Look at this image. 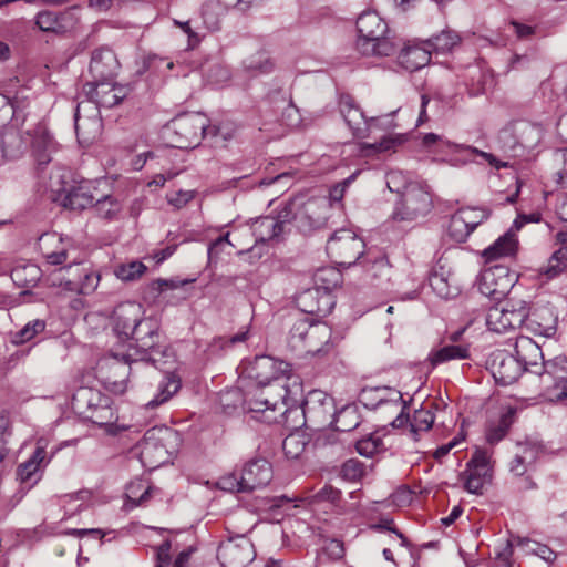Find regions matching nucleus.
<instances>
[{
    "instance_id": "1",
    "label": "nucleus",
    "mask_w": 567,
    "mask_h": 567,
    "mask_svg": "<svg viewBox=\"0 0 567 567\" xmlns=\"http://www.w3.org/2000/svg\"><path fill=\"white\" fill-rule=\"evenodd\" d=\"M0 148L3 157L11 161L22 157L30 150L37 168L41 171L52 161L56 143L41 123L27 131L9 125L0 134Z\"/></svg>"
},
{
    "instance_id": "2",
    "label": "nucleus",
    "mask_w": 567,
    "mask_h": 567,
    "mask_svg": "<svg viewBox=\"0 0 567 567\" xmlns=\"http://www.w3.org/2000/svg\"><path fill=\"white\" fill-rule=\"evenodd\" d=\"M520 349L528 353L532 361H536L537 358L543 360L540 365L537 363V367H530V372L539 375L545 400H567V358L557 355L545 361L540 348L530 338H522L516 342V352L520 353Z\"/></svg>"
},
{
    "instance_id": "3",
    "label": "nucleus",
    "mask_w": 567,
    "mask_h": 567,
    "mask_svg": "<svg viewBox=\"0 0 567 567\" xmlns=\"http://www.w3.org/2000/svg\"><path fill=\"white\" fill-rule=\"evenodd\" d=\"M128 349L125 353L113 352L115 360L121 359L124 363L118 368L130 372L133 370L132 364L138 365L143 362H157L156 355H162L163 351L159 347V327L152 318L142 317L134 328L130 331Z\"/></svg>"
},
{
    "instance_id": "4",
    "label": "nucleus",
    "mask_w": 567,
    "mask_h": 567,
    "mask_svg": "<svg viewBox=\"0 0 567 567\" xmlns=\"http://www.w3.org/2000/svg\"><path fill=\"white\" fill-rule=\"evenodd\" d=\"M401 177L400 173L391 172L388 175V187L391 192L399 193V200L392 212L395 221H415L425 217L433 207L432 195L426 185L419 182H410L403 189H394L393 185Z\"/></svg>"
},
{
    "instance_id": "5",
    "label": "nucleus",
    "mask_w": 567,
    "mask_h": 567,
    "mask_svg": "<svg viewBox=\"0 0 567 567\" xmlns=\"http://www.w3.org/2000/svg\"><path fill=\"white\" fill-rule=\"evenodd\" d=\"M357 50L362 55L389 56L395 52V45L386 33V22L375 12H362L357 19Z\"/></svg>"
},
{
    "instance_id": "6",
    "label": "nucleus",
    "mask_w": 567,
    "mask_h": 567,
    "mask_svg": "<svg viewBox=\"0 0 567 567\" xmlns=\"http://www.w3.org/2000/svg\"><path fill=\"white\" fill-rule=\"evenodd\" d=\"M289 392L286 379L258 385L256 393L247 401L248 412L262 413L265 422H278L276 412H279L280 417L293 412L288 403Z\"/></svg>"
},
{
    "instance_id": "7",
    "label": "nucleus",
    "mask_w": 567,
    "mask_h": 567,
    "mask_svg": "<svg viewBox=\"0 0 567 567\" xmlns=\"http://www.w3.org/2000/svg\"><path fill=\"white\" fill-rule=\"evenodd\" d=\"M271 478V464L265 458H254L240 472L234 471L221 476L217 485L226 492L246 493L266 486Z\"/></svg>"
},
{
    "instance_id": "8",
    "label": "nucleus",
    "mask_w": 567,
    "mask_h": 567,
    "mask_svg": "<svg viewBox=\"0 0 567 567\" xmlns=\"http://www.w3.org/2000/svg\"><path fill=\"white\" fill-rule=\"evenodd\" d=\"M72 409L83 420L101 427L110 425L114 421V413L110 405V399L99 391L89 388L79 389L72 398Z\"/></svg>"
},
{
    "instance_id": "9",
    "label": "nucleus",
    "mask_w": 567,
    "mask_h": 567,
    "mask_svg": "<svg viewBox=\"0 0 567 567\" xmlns=\"http://www.w3.org/2000/svg\"><path fill=\"white\" fill-rule=\"evenodd\" d=\"M169 127L178 137L179 148L197 146L203 136L218 133L217 127L208 125L207 117L202 113L179 114L171 121Z\"/></svg>"
},
{
    "instance_id": "10",
    "label": "nucleus",
    "mask_w": 567,
    "mask_h": 567,
    "mask_svg": "<svg viewBox=\"0 0 567 567\" xmlns=\"http://www.w3.org/2000/svg\"><path fill=\"white\" fill-rule=\"evenodd\" d=\"M340 112L352 131L354 137L365 138L368 137L371 128L383 127L390 128L392 124V115L395 112L386 114L384 116L367 117L359 105L355 103L352 96L342 95L339 102Z\"/></svg>"
},
{
    "instance_id": "11",
    "label": "nucleus",
    "mask_w": 567,
    "mask_h": 567,
    "mask_svg": "<svg viewBox=\"0 0 567 567\" xmlns=\"http://www.w3.org/2000/svg\"><path fill=\"white\" fill-rule=\"evenodd\" d=\"M519 358L506 350L495 351L489 360V369L495 381L501 385H509L518 380L524 370L530 371V367H537V361L528 360L525 351L520 349Z\"/></svg>"
},
{
    "instance_id": "12",
    "label": "nucleus",
    "mask_w": 567,
    "mask_h": 567,
    "mask_svg": "<svg viewBox=\"0 0 567 567\" xmlns=\"http://www.w3.org/2000/svg\"><path fill=\"white\" fill-rule=\"evenodd\" d=\"M363 249L364 241L351 229H338L327 240V252L342 266L355 264Z\"/></svg>"
},
{
    "instance_id": "13",
    "label": "nucleus",
    "mask_w": 567,
    "mask_h": 567,
    "mask_svg": "<svg viewBox=\"0 0 567 567\" xmlns=\"http://www.w3.org/2000/svg\"><path fill=\"white\" fill-rule=\"evenodd\" d=\"M59 281L52 280V285H58L63 290L74 293L89 295L96 288L101 279L97 270L89 265H70L60 269Z\"/></svg>"
},
{
    "instance_id": "14",
    "label": "nucleus",
    "mask_w": 567,
    "mask_h": 567,
    "mask_svg": "<svg viewBox=\"0 0 567 567\" xmlns=\"http://www.w3.org/2000/svg\"><path fill=\"white\" fill-rule=\"evenodd\" d=\"M517 275L504 265L485 268L478 278L477 289L481 295L493 300H502L513 289Z\"/></svg>"
},
{
    "instance_id": "15",
    "label": "nucleus",
    "mask_w": 567,
    "mask_h": 567,
    "mask_svg": "<svg viewBox=\"0 0 567 567\" xmlns=\"http://www.w3.org/2000/svg\"><path fill=\"white\" fill-rule=\"evenodd\" d=\"M128 91L127 86L114 84L112 81L87 82L83 86V92L87 96L84 110L100 112V107L111 109L123 101Z\"/></svg>"
},
{
    "instance_id": "16",
    "label": "nucleus",
    "mask_w": 567,
    "mask_h": 567,
    "mask_svg": "<svg viewBox=\"0 0 567 567\" xmlns=\"http://www.w3.org/2000/svg\"><path fill=\"white\" fill-rule=\"evenodd\" d=\"M532 322L525 301H519L518 307H491L486 315V326L488 330L497 333H505L522 327L524 323L529 324Z\"/></svg>"
},
{
    "instance_id": "17",
    "label": "nucleus",
    "mask_w": 567,
    "mask_h": 567,
    "mask_svg": "<svg viewBox=\"0 0 567 567\" xmlns=\"http://www.w3.org/2000/svg\"><path fill=\"white\" fill-rule=\"evenodd\" d=\"M256 557L252 543L245 536L223 542L217 558L223 567H247Z\"/></svg>"
},
{
    "instance_id": "18",
    "label": "nucleus",
    "mask_w": 567,
    "mask_h": 567,
    "mask_svg": "<svg viewBox=\"0 0 567 567\" xmlns=\"http://www.w3.org/2000/svg\"><path fill=\"white\" fill-rule=\"evenodd\" d=\"M245 370L247 375L254 379L258 385L285 378L288 379V373L291 371L288 362L269 355L256 357Z\"/></svg>"
},
{
    "instance_id": "19",
    "label": "nucleus",
    "mask_w": 567,
    "mask_h": 567,
    "mask_svg": "<svg viewBox=\"0 0 567 567\" xmlns=\"http://www.w3.org/2000/svg\"><path fill=\"white\" fill-rule=\"evenodd\" d=\"M167 430L153 427L145 432L140 442L141 460L145 466L157 467L168 460V451L164 444L163 434Z\"/></svg>"
},
{
    "instance_id": "20",
    "label": "nucleus",
    "mask_w": 567,
    "mask_h": 567,
    "mask_svg": "<svg viewBox=\"0 0 567 567\" xmlns=\"http://www.w3.org/2000/svg\"><path fill=\"white\" fill-rule=\"evenodd\" d=\"M301 413L311 422L326 423L334 415L333 399L323 391L313 390L305 399Z\"/></svg>"
},
{
    "instance_id": "21",
    "label": "nucleus",
    "mask_w": 567,
    "mask_h": 567,
    "mask_svg": "<svg viewBox=\"0 0 567 567\" xmlns=\"http://www.w3.org/2000/svg\"><path fill=\"white\" fill-rule=\"evenodd\" d=\"M40 250L47 265L60 266L66 262L71 240L56 233L43 234L39 239Z\"/></svg>"
},
{
    "instance_id": "22",
    "label": "nucleus",
    "mask_w": 567,
    "mask_h": 567,
    "mask_svg": "<svg viewBox=\"0 0 567 567\" xmlns=\"http://www.w3.org/2000/svg\"><path fill=\"white\" fill-rule=\"evenodd\" d=\"M142 306L136 302H124L118 305L113 312V330L121 340H130V331L142 316Z\"/></svg>"
},
{
    "instance_id": "23",
    "label": "nucleus",
    "mask_w": 567,
    "mask_h": 567,
    "mask_svg": "<svg viewBox=\"0 0 567 567\" xmlns=\"http://www.w3.org/2000/svg\"><path fill=\"white\" fill-rule=\"evenodd\" d=\"M118 68L117 58L111 49L100 48L92 52L89 71L93 81H112Z\"/></svg>"
},
{
    "instance_id": "24",
    "label": "nucleus",
    "mask_w": 567,
    "mask_h": 567,
    "mask_svg": "<svg viewBox=\"0 0 567 567\" xmlns=\"http://www.w3.org/2000/svg\"><path fill=\"white\" fill-rule=\"evenodd\" d=\"M84 102L78 104L74 113V125L78 140L81 144H91L101 134L102 120L100 112L93 111L90 116H82L81 111L84 109Z\"/></svg>"
},
{
    "instance_id": "25",
    "label": "nucleus",
    "mask_w": 567,
    "mask_h": 567,
    "mask_svg": "<svg viewBox=\"0 0 567 567\" xmlns=\"http://www.w3.org/2000/svg\"><path fill=\"white\" fill-rule=\"evenodd\" d=\"M540 453L542 446L538 443H518L517 451L509 462V472L516 476H524L534 466Z\"/></svg>"
},
{
    "instance_id": "26",
    "label": "nucleus",
    "mask_w": 567,
    "mask_h": 567,
    "mask_svg": "<svg viewBox=\"0 0 567 567\" xmlns=\"http://www.w3.org/2000/svg\"><path fill=\"white\" fill-rule=\"evenodd\" d=\"M331 328L326 323H312L305 343L303 354L323 357L328 354L333 344L331 343Z\"/></svg>"
},
{
    "instance_id": "27",
    "label": "nucleus",
    "mask_w": 567,
    "mask_h": 567,
    "mask_svg": "<svg viewBox=\"0 0 567 567\" xmlns=\"http://www.w3.org/2000/svg\"><path fill=\"white\" fill-rule=\"evenodd\" d=\"M95 187L91 181H81L73 185L66 192L63 205L73 210H83L94 206L96 200L94 195Z\"/></svg>"
},
{
    "instance_id": "28",
    "label": "nucleus",
    "mask_w": 567,
    "mask_h": 567,
    "mask_svg": "<svg viewBox=\"0 0 567 567\" xmlns=\"http://www.w3.org/2000/svg\"><path fill=\"white\" fill-rule=\"evenodd\" d=\"M74 19L70 11H41L38 13L35 23L44 32L63 33L73 25Z\"/></svg>"
},
{
    "instance_id": "29",
    "label": "nucleus",
    "mask_w": 567,
    "mask_h": 567,
    "mask_svg": "<svg viewBox=\"0 0 567 567\" xmlns=\"http://www.w3.org/2000/svg\"><path fill=\"white\" fill-rule=\"evenodd\" d=\"M431 61V51L427 45H408L399 54V63L409 72H415L427 65Z\"/></svg>"
},
{
    "instance_id": "30",
    "label": "nucleus",
    "mask_w": 567,
    "mask_h": 567,
    "mask_svg": "<svg viewBox=\"0 0 567 567\" xmlns=\"http://www.w3.org/2000/svg\"><path fill=\"white\" fill-rule=\"evenodd\" d=\"M518 248V240L513 228H509L503 236H501L494 244L487 247L483 256L487 261L501 257L514 256Z\"/></svg>"
},
{
    "instance_id": "31",
    "label": "nucleus",
    "mask_w": 567,
    "mask_h": 567,
    "mask_svg": "<svg viewBox=\"0 0 567 567\" xmlns=\"http://www.w3.org/2000/svg\"><path fill=\"white\" fill-rule=\"evenodd\" d=\"M311 324L309 318L303 315L292 322L287 338V344L291 351L303 354Z\"/></svg>"
},
{
    "instance_id": "32",
    "label": "nucleus",
    "mask_w": 567,
    "mask_h": 567,
    "mask_svg": "<svg viewBox=\"0 0 567 567\" xmlns=\"http://www.w3.org/2000/svg\"><path fill=\"white\" fill-rule=\"evenodd\" d=\"M377 392L381 393L378 399L377 406H381L386 403H393L395 406H401V412L391 424L393 427H402L409 421V414L405 413L408 402L403 400L402 393L390 388L378 389Z\"/></svg>"
},
{
    "instance_id": "33",
    "label": "nucleus",
    "mask_w": 567,
    "mask_h": 567,
    "mask_svg": "<svg viewBox=\"0 0 567 567\" xmlns=\"http://www.w3.org/2000/svg\"><path fill=\"white\" fill-rule=\"evenodd\" d=\"M470 358L468 344H447L440 349L432 350L429 360L433 367L451 360H463Z\"/></svg>"
},
{
    "instance_id": "34",
    "label": "nucleus",
    "mask_w": 567,
    "mask_h": 567,
    "mask_svg": "<svg viewBox=\"0 0 567 567\" xmlns=\"http://www.w3.org/2000/svg\"><path fill=\"white\" fill-rule=\"evenodd\" d=\"M252 235L256 238V243H266L274 239H279L281 230L279 229L278 221L274 219V216H264L257 218L251 224Z\"/></svg>"
},
{
    "instance_id": "35",
    "label": "nucleus",
    "mask_w": 567,
    "mask_h": 567,
    "mask_svg": "<svg viewBox=\"0 0 567 567\" xmlns=\"http://www.w3.org/2000/svg\"><path fill=\"white\" fill-rule=\"evenodd\" d=\"M93 209L97 217L105 220H117L123 212L122 200L114 195H104L96 198Z\"/></svg>"
},
{
    "instance_id": "36",
    "label": "nucleus",
    "mask_w": 567,
    "mask_h": 567,
    "mask_svg": "<svg viewBox=\"0 0 567 567\" xmlns=\"http://www.w3.org/2000/svg\"><path fill=\"white\" fill-rule=\"evenodd\" d=\"M181 389V380L175 374H168L158 384L157 394L150 400L146 404V409H156L159 405L167 402L174 394Z\"/></svg>"
},
{
    "instance_id": "37",
    "label": "nucleus",
    "mask_w": 567,
    "mask_h": 567,
    "mask_svg": "<svg viewBox=\"0 0 567 567\" xmlns=\"http://www.w3.org/2000/svg\"><path fill=\"white\" fill-rule=\"evenodd\" d=\"M45 454V449L38 445L31 457L18 466V478L23 483L31 482L37 475L41 464L44 462Z\"/></svg>"
},
{
    "instance_id": "38",
    "label": "nucleus",
    "mask_w": 567,
    "mask_h": 567,
    "mask_svg": "<svg viewBox=\"0 0 567 567\" xmlns=\"http://www.w3.org/2000/svg\"><path fill=\"white\" fill-rule=\"evenodd\" d=\"M41 277V269L34 264L17 266L11 271V279L21 288H31Z\"/></svg>"
},
{
    "instance_id": "39",
    "label": "nucleus",
    "mask_w": 567,
    "mask_h": 567,
    "mask_svg": "<svg viewBox=\"0 0 567 567\" xmlns=\"http://www.w3.org/2000/svg\"><path fill=\"white\" fill-rule=\"evenodd\" d=\"M422 144L434 153H445L446 155H462L464 148V145L445 141L435 133L425 134Z\"/></svg>"
},
{
    "instance_id": "40",
    "label": "nucleus",
    "mask_w": 567,
    "mask_h": 567,
    "mask_svg": "<svg viewBox=\"0 0 567 567\" xmlns=\"http://www.w3.org/2000/svg\"><path fill=\"white\" fill-rule=\"evenodd\" d=\"M515 126L523 154L525 150H533L539 143L542 130L538 125L528 122H517Z\"/></svg>"
},
{
    "instance_id": "41",
    "label": "nucleus",
    "mask_w": 567,
    "mask_h": 567,
    "mask_svg": "<svg viewBox=\"0 0 567 567\" xmlns=\"http://www.w3.org/2000/svg\"><path fill=\"white\" fill-rule=\"evenodd\" d=\"M461 42V37L457 32L445 29L441 33L433 35L425 41V45L430 51L446 53L453 50L455 45Z\"/></svg>"
},
{
    "instance_id": "42",
    "label": "nucleus",
    "mask_w": 567,
    "mask_h": 567,
    "mask_svg": "<svg viewBox=\"0 0 567 567\" xmlns=\"http://www.w3.org/2000/svg\"><path fill=\"white\" fill-rule=\"evenodd\" d=\"M497 142L499 148L509 157H518L523 155L515 123L507 125L499 131Z\"/></svg>"
},
{
    "instance_id": "43",
    "label": "nucleus",
    "mask_w": 567,
    "mask_h": 567,
    "mask_svg": "<svg viewBox=\"0 0 567 567\" xmlns=\"http://www.w3.org/2000/svg\"><path fill=\"white\" fill-rule=\"evenodd\" d=\"M429 284L432 290L444 299L454 298L460 293L458 287L450 282V278L444 271H433L429 277Z\"/></svg>"
},
{
    "instance_id": "44",
    "label": "nucleus",
    "mask_w": 567,
    "mask_h": 567,
    "mask_svg": "<svg viewBox=\"0 0 567 567\" xmlns=\"http://www.w3.org/2000/svg\"><path fill=\"white\" fill-rule=\"evenodd\" d=\"M247 401L249 398H244L239 389H230L219 394V404L226 414H233L239 408L248 412Z\"/></svg>"
},
{
    "instance_id": "45",
    "label": "nucleus",
    "mask_w": 567,
    "mask_h": 567,
    "mask_svg": "<svg viewBox=\"0 0 567 567\" xmlns=\"http://www.w3.org/2000/svg\"><path fill=\"white\" fill-rule=\"evenodd\" d=\"M567 269V247L559 248L549 258L546 266L540 269V274L546 276L547 279H553L559 276Z\"/></svg>"
},
{
    "instance_id": "46",
    "label": "nucleus",
    "mask_w": 567,
    "mask_h": 567,
    "mask_svg": "<svg viewBox=\"0 0 567 567\" xmlns=\"http://www.w3.org/2000/svg\"><path fill=\"white\" fill-rule=\"evenodd\" d=\"M513 423V411L504 413L496 424L488 427L486 440L489 444H496L505 437Z\"/></svg>"
},
{
    "instance_id": "47",
    "label": "nucleus",
    "mask_w": 567,
    "mask_h": 567,
    "mask_svg": "<svg viewBox=\"0 0 567 567\" xmlns=\"http://www.w3.org/2000/svg\"><path fill=\"white\" fill-rule=\"evenodd\" d=\"M45 329V322L41 319H34L29 321L22 329L14 332L11 337V341L14 344H23L32 340L37 334L43 332Z\"/></svg>"
},
{
    "instance_id": "48",
    "label": "nucleus",
    "mask_w": 567,
    "mask_h": 567,
    "mask_svg": "<svg viewBox=\"0 0 567 567\" xmlns=\"http://www.w3.org/2000/svg\"><path fill=\"white\" fill-rule=\"evenodd\" d=\"M360 424V416L357 410L352 406L343 408L334 419V426L337 431L350 432Z\"/></svg>"
},
{
    "instance_id": "49",
    "label": "nucleus",
    "mask_w": 567,
    "mask_h": 567,
    "mask_svg": "<svg viewBox=\"0 0 567 567\" xmlns=\"http://www.w3.org/2000/svg\"><path fill=\"white\" fill-rule=\"evenodd\" d=\"M355 450L362 456L372 457L384 450V444L380 436L371 433L357 441Z\"/></svg>"
},
{
    "instance_id": "50",
    "label": "nucleus",
    "mask_w": 567,
    "mask_h": 567,
    "mask_svg": "<svg viewBox=\"0 0 567 567\" xmlns=\"http://www.w3.org/2000/svg\"><path fill=\"white\" fill-rule=\"evenodd\" d=\"M471 233H473L472 228L467 225L461 210L458 209L451 217L450 225H449L450 236L454 240H456L458 243H463L467 239V237L471 235Z\"/></svg>"
},
{
    "instance_id": "51",
    "label": "nucleus",
    "mask_w": 567,
    "mask_h": 567,
    "mask_svg": "<svg viewBox=\"0 0 567 567\" xmlns=\"http://www.w3.org/2000/svg\"><path fill=\"white\" fill-rule=\"evenodd\" d=\"M307 445L306 437L302 433H291L282 442V451L288 458H298L305 451Z\"/></svg>"
},
{
    "instance_id": "52",
    "label": "nucleus",
    "mask_w": 567,
    "mask_h": 567,
    "mask_svg": "<svg viewBox=\"0 0 567 567\" xmlns=\"http://www.w3.org/2000/svg\"><path fill=\"white\" fill-rule=\"evenodd\" d=\"M365 474V465L358 458L347 460L340 468V476L349 482L360 481Z\"/></svg>"
},
{
    "instance_id": "53",
    "label": "nucleus",
    "mask_w": 567,
    "mask_h": 567,
    "mask_svg": "<svg viewBox=\"0 0 567 567\" xmlns=\"http://www.w3.org/2000/svg\"><path fill=\"white\" fill-rule=\"evenodd\" d=\"M367 275L373 280H388L391 274V267L385 257H378L367 266Z\"/></svg>"
},
{
    "instance_id": "54",
    "label": "nucleus",
    "mask_w": 567,
    "mask_h": 567,
    "mask_svg": "<svg viewBox=\"0 0 567 567\" xmlns=\"http://www.w3.org/2000/svg\"><path fill=\"white\" fill-rule=\"evenodd\" d=\"M462 475L464 478L465 489L472 494H480L489 474L466 468Z\"/></svg>"
},
{
    "instance_id": "55",
    "label": "nucleus",
    "mask_w": 567,
    "mask_h": 567,
    "mask_svg": "<svg viewBox=\"0 0 567 567\" xmlns=\"http://www.w3.org/2000/svg\"><path fill=\"white\" fill-rule=\"evenodd\" d=\"M245 66L247 70L259 74H267L274 70V63L265 52H259L247 59Z\"/></svg>"
},
{
    "instance_id": "56",
    "label": "nucleus",
    "mask_w": 567,
    "mask_h": 567,
    "mask_svg": "<svg viewBox=\"0 0 567 567\" xmlns=\"http://www.w3.org/2000/svg\"><path fill=\"white\" fill-rule=\"evenodd\" d=\"M146 269L147 268L143 262L131 261L128 264L120 265L115 270V275L123 281H133L140 278Z\"/></svg>"
},
{
    "instance_id": "57",
    "label": "nucleus",
    "mask_w": 567,
    "mask_h": 567,
    "mask_svg": "<svg viewBox=\"0 0 567 567\" xmlns=\"http://www.w3.org/2000/svg\"><path fill=\"white\" fill-rule=\"evenodd\" d=\"M517 545L526 548L528 553L535 554L546 561H551L556 557L555 553L548 546L528 538L517 537Z\"/></svg>"
},
{
    "instance_id": "58",
    "label": "nucleus",
    "mask_w": 567,
    "mask_h": 567,
    "mask_svg": "<svg viewBox=\"0 0 567 567\" xmlns=\"http://www.w3.org/2000/svg\"><path fill=\"white\" fill-rule=\"evenodd\" d=\"M224 8L218 3L208 2L203 8V20L207 28L216 31L220 28V13Z\"/></svg>"
},
{
    "instance_id": "59",
    "label": "nucleus",
    "mask_w": 567,
    "mask_h": 567,
    "mask_svg": "<svg viewBox=\"0 0 567 567\" xmlns=\"http://www.w3.org/2000/svg\"><path fill=\"white\" fill-rule=\"evenodd\" d=\"M434 423V415L429 410H416L413 414V419L410 423L411 431L413 433H419L423 431H429Z\"/></svg>"
},
{
    "instance_id": "60",
    "label": "nucleus",
    "mask_w": 567,
    "mask_h": 567,
    "mask_svg": "<svg viewBox=\"0 0 567 567\" xmlns=\"http://www.w3.org/2000/svg\"><path fill=\"white\" fill-rule=\"evenodd\" d=\"M538 58L536 52H526L523 54L515 53L509 60V68L516 71L530 70L537 63Z\"/></svg>"
},
{
    "instance_id": "61",
    "label": "nucleus",
    "mask_w": 567,
    "mask_h": 567,
    "mask_svg": "<svg viewBox=\"0 0 567 567\" xmlns=\"http://www.w3.org/2000/svg\"><path fill=\"white\" fill-rule=\"evenodd\" d=\"M460 210L465 221L472 228L473 231L480 224H482L489 216V212L485 208L468 207L462 208Z\"/></svg>"
},
{
    "instance_id": "62",
    "label": "nucleus",
    "mask_w": 567,
    "mask_h": 567,
    "mask_svg": "<svg viewBox=\"0 0 567 567\" xmlns=\"http://www.w3.org/2000/svg\"><path fill=\"white\" fill-rule=\"evenodd\" d=\"M473 155H477V156H481L482 158H484L486 162H488V164L497 169L499 168H503V167H507L508 163L507 162H502L499 159H497L493 154L491 153H487V152H484V151H480L478 148L476 147H473V146H466L464 145V148H463V158L464 161L468 159L470 157H472Z\"/></svg>"
},
{
    "instance_id": "63",
    "label": "nucleus",
    "mask_w": 567,
    "mask_h": 567,
    "mask_svg": "<svg viewBox=\"0 0 567 567\" xmlns=\"http://www.w3.org/2000/svg\"><path fill=\"white\" fill-rule=\"evenodd\" d=\"M228 237V233L221 235L209 245L207 250L209 264L216 262L221 252H225L227 248L234 247Z\"/></svg>"
},
{
    "instance_id": "64",
    "label": "nucleus",
    "mask_w": 567,
    "mask_h": 567,
    "mask_svg": "<svg viewBox=\"0 0 567 567\" xmlns=\"http://www.w3.org/2000/svg\"><path fill=\"white\" fill-rule=\"evenodd\" d=\"M489 454L484 450H476L467 463V470H475L489 474Z\"/></svg>"
}]
</instances>
